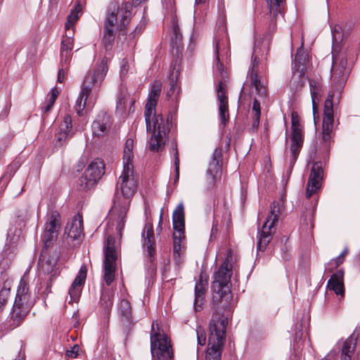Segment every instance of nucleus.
<instances>
[{
  "instance_id": "1a4fd4ad",
  "label": "nucleus",
  "mask_w": 360,
  "mask_h": 360,
  "mask_svg": "<svg viewBox=\"0 0 360 360\" xmlns=\"http://www.w3.org/2000/svg\"><path fill=\"white\" fill-rule=\"evenodd\" d=\"M330 72L332 84L336 91H341L349 74L347 58L345 53H333Z\"/></svg>"
},
{
  "instance_id": "bf43d9fd",
  "label": "nucleus",
  "mask_w": 360,
  "mask_h": 360,
  "mask_svg": "<svg viewBox=\"0 0 360 360\" xmlns=\"http://www.w3.org/2000/svg\"><path fill=\"white\" fill-rule=\"evenodd\" d=\"M25 352L22 351V349H20L15 360H25Z\"/></svg>"
},
{
  "instance_id": "cd10ccee",
  "label": "nucleus",
  "mask_w": 360,
  "mask_h": 360,
  "mask_svg": "<svg viewBox=\"0 0 360 360\" xmlns=\"http://www.w3.org/2000/svg\"><path fill=\"white\" fill-rule=\"evenodd\" d=\"M309 84L311 96L313 113L314 116H315V113L318 110V105L316 103V101H319L321 98L322 88L320 82L316 79H309Z\"/></svg>"
},
{
  "instance_id": "f8f14e48",
  "label": "nucleus",
  "mask_w": 360,
  "mask_h": 360,
  "mask_svg": "<svg viewBox=\"0 0 360 360\" xmlns=\"http://www.w3.org/2000/svg\"><path fill=\"white\" fill-rule=\"evenodd\" d=\"M291 122L292 144L290 146V164L292 166L297 160V158L303 144V133L302 126L300 123V118L297 113L295 112H292L291 114Z\"/></svg>"
},
{
  "instance_id": "dca6fc26",
  "label": "nucleus",
  "mask_w": 360,
  "mask_h": 360,
  "mask_svg": "<svg viewBox=\"0 0 360 360\" xmlns=\"http://www.w3.org/2000/svg\"><path fill=\"white\" fill-rule=\"evenodd\" d=\"M221 151L215 149L207 169V181L210 186L214 185L221 176Z\"/></svg>"
},
{
  "instance_id": "473e14b6",
  "label": "nucleus",
  "mask_w": 360,
  "mask_h": 360,
  "mask_svg": "<svg viewBox=\"0 0 360 360\" xmlns=\"http://www.w3.org/2000/svg\"><path fill=\"white\" fill-rule=\"evenodd\" d=\"M271 14L276 18L278 14H281L285 0H266Z\"/></svg>"
},
{
  "instance_id": "e433bc0d",
  "label": "nucleus",
  "mask_w": 360,
  "mask_h": 360,
  "mask_svg": "<svg viewBox=\"0 0 360 360\" xmlns=\"http://www.w3.org/2000/svg\"><path fill=\"white\" fill-rule=\"evenodd\" d=\"M82 8L79 4L77 5L75 9L68 15L67 22H65V29L74 27L75 22L79 19V13Z\"/></svg>"
},
{
  "instance_id": "4be33fe9",
  "label": "nucleus",
  "mask_w": 360,
  "mask_h": 360,
  "mask_svg": "<svg viewBox=\"0 0 360 360\" xmlns=\"http://www.w3.org/2000/svg\"><path fill=\"white\" fill-rule=\"evenodd\" d=\"M207 285V281H204L202 275H200L195 285V300L193 302V307L196 312L202 309L205 300Z\"/></svg>"
},
{
  "instance_id": "680f3d73",
  "label": "nucleus",
  "mask_w": 360,
  "mask_h": 360,
  "mask_svg": "<svg viewBox=\"0 0 360 360\" xmlns=\"http://www.w3.org/2000/svg\"><path fill=\"white\" fill-rule=\"evenodd\" d=\"M323 360H335L334 354L329 353Z\"/></svg>"
},
{
  "instance_id": "0e129e2a",
  "label": "nucleus",
  "mask_w": 360,
  "mask_h": 360,
  "mask_svg": "<svg viewBox=\"0 0 360 360\" xmlns=\"http://www.w3.org/2000/svg\"><path fill=\"white\" fill-rule=\"evenodd\" d=\"M127 72V62L124 61V64L121 67V72L124 73Z\"/></svg>"
},
{
  "instance_id": "09e8293b",
  "label": "nucleus",
  "mask_w": 360,
  "mask_h": 360,
  "mask_svg": "<svg viewBox=\"0 0 360 360\" xmlns=\"http://www.w3.org/2000/svg\"><path fill=\"white\" fill-rule=\"evenodd\" d=\"M17 168H18V165L16 163L11 164L6 169V171L5 172V173L3 176V179H6V180H9L11 179V177L15 172Z\"/></svg>"
},
{
  "instance_id": "2eb2a0df",
  "label": "nucleus",
  "mask_w": 360,
  "mask_h": 360,
  "mask_svg": "<svg viewBox=\"0 0 360 360\" xmlns=\"http://www.w3.org/2000/svg\"><path fill=\"white\" fill-rule=\"evenodd\" d=\"M323 170L321 162L313 164L310 175L309 176L306 196L309 198L313 194L316 193L321 188L323 179Z\"/></svg>"
},
{
  "instance_id": "b1692460",
  "label": "nucleus",
  "mask_w": 360,
  "mask_h": 360,
  "mask_svg": "<svg viewBox=\"0 0 360 360\" xmlns=\"http://www.w3.org/2000/svg\"><path fill=\"white\" fill-rule=\"evenodd\" d=\"M72 127L71 117L67 115L65 116L63 122L60 124L59 131L56 134L57 142L63 144L66 140L72 136Z\"/></svg>"
},
{
  "instance_id": "ea45409f",
  "label": "nucleus",
  "mask_w": 360,
  "mask_h": 360,
  "mask_svg": "<svg viewBox=\"0 0 360 360\" xmlns=\"http://www.w3.org/2000/svg\"><path fill=\"white\" fill-rule=\"evenodd\" d=\"M347 253L348 250L345 248L338 257L330 261L328 266H331V269H330V271H333V269L338 267L340 264L343 262L345 257L347 255Z\"/></svg>"
},
{
  "instance_id": "5701e85b",
  "label": "nucleus",
  "mask_w": 360,
  "mask_h": 360,
  "mask_svg": "<svg viewBox=\"0 0 360 360\" xmlns=\"http://www.w3.org/2000/svg\"><path fill=\"white\" fill-rule=\"evenodd\" d=\"M217 98L219 101V111L221 122L225 124L229 119L228 98L222 82H219L217 86Z\"/></svg>"
},
{
  "instance_id": "58836bf2",
  "label": "nucleus",
  "mask_w": 360,
  "mask_h": 360,
  "mask_svg": "<svg viewBox=\"0 0 360 360\" xmlns=\"http://www.w3.org/2000/svg\"><path fill=\"white\" fill-rule=\"evenodd\" d=\"M58 237V233H56L53 231H47V230L44 231V233L41 236L42 242L46 248L49 247L53 240H55Z\"/></svg>"
},
{
  "instance_id": "603ef678",
  "label": "nucleus",
  "mask_w": 360,
  "mask_h": 360,
  "mask_svg": "<svg viewBox=\"0 0 360 360\" xmlns=\"http://www.w3.org/2000/svg\"><path fill=\"white\" fill-rule=\"evenodd\" d=\"M131 8V5L129 3H126L122 10H124L125 15L122 18V23L124 24V21L126 18H128L130 15V9Z\"/></svg>"
},
{
  "instance_id": "13d9d810",
  "label": "nucleus",
  "mask_w": 360,
  "mask_h": 360,
  "mask_svg": "<svg viewBox=\"0 0 360 360\" xmlns=\"http://www.w3.org/2000/svg\"><path fill=\"white\" fill-rule=\"evenodd\" d=\"M74 37V27L66 29L65 37H70V39H73Z\"/></svg>"
},
{
  "instance_id": "9b49d317",
  "label": "nucleus",
  "mask_w": 360,
  "mask_h": 360,
  "mask_svg": "<svg viewBox=\"0 0 360 360\" xmlns=\"http://www.w3.org/2000/svg\"><path fill=\"white\" fill-rule=\"evenodd\" d=\"M115 238L109 236L105 246V258L103 262V279L107 285H110L115 279L117 254L115 250Z\"/></svg>"
},
{
  "instance_id": "f704fd0d",
  "label": "nucleus",
  "mask_w": 360,
  "mask_h": 360,
  "mask_svg": "<svg viewBox=\"0 0 360 360\" xmlns=\"http://www.w3.org/2000/svg\"><path fill=\"white\" fill-rule=\"evenodd\" d=\"M169 85L170 88L167 92V96L168 98H172L174 96L176 102H177V96L180 92V89L177 85V77L176 75H174V72H172L169 76Z\"/></svg>"
},
{
  "instance_id": "5fc2aeb1",
  "label": "nucleus",
  "mask_w": 360,
  "mask_h": 360,
  "mask_svg": "<svg viewBox=\"0 0 360 360\" xmlns=\"http://www.w3.org/2000/svg\"><path fill=\"white\" fill-rule=\"evenodd\" d=\"M173 32L174 34L175 43L178 44L181 41V35L179 34V28L177 25L174 26Z\"/></svg>"
},
{
  "instance_id": "49530a36",
  "label": "nucleus",
  "mask_w": 360,
  "mask_h": 360,
  "mask_svg": "<svg viewBox=\"0 0 360 360\" xmlns=\"http://www.w3.org/2000/svg\"><path fill=\"white\" fill-rule=\"evenodd\" d=\"M173 150L174 151V166L176 172L174 181L176 182L179 178V158L176 144L173 147Z\"/></svg>"
},
{
  "instance_id": "9d476101",
  "label": "nucleus",
  "mask_w": 360,
  "mask_h": 360,
  "mask_svg": "<svg viewBox=\"0 0 360 360\" xmlns=\"http://www.w3.org/2000/svg\"><path fill=\"white\" fill-rule=\"evenodd\" d=\"M104 169L105 166L102 160L100 159L93 160L84 174L79 179L78 188L81 191H88L94 188L103 175Z\"/></svg>"
},
{
  "instance_id": "f03ea898",
  "label": "nucleus",
  "mask_w": 360,
  "mask_h": 360,
  "mask_svg": "<svg viewBox=\"0 0 360 360\" xmlns=\"http://www.w3.org/2000/svg\"><path fill=\"white\" fill-rule=\"evenodd\" d=\"M138 187V180L134 174V166L123 167L122 172L117 182V188L121 191V195L117 193L113 206L110 211V220L112 226L120 238L122 236V230L127 221V214L129 209L131 198Z\"/></svg>"
},
{
  "instance_id": "ddd939ff",
  "label": "nucleus",
  "mask_w": 360,
  "mask_h": 360,
  "mask_svg": "<svg viewBox=\"0 0 360 360\" xmlns=\"http://www.w3.org/2000/svg\"><path fill=\"white\" fill-rule=\"evenodd\" d=\"M119 6L112 2L110 4L104 22L103 43L106 50L110 49L115 39V25L117 23V15Z\"/></svg>"
},
{
  "instance_id": "a19ab883",
  "label": "nucleus",
  "mask_w": 360,
  "mask_h": 360,
  "mask_svg": "<svg viewBox=\"0 0 360 360\" xmlns=\"http://www.w3.org/2000/svg\"><path fill=\"white\" fill-rule=\"evenodd\" d=\"M10 296V289L3 288L0 291V312H1L7 304Z\"/></svg>"
},
{
  "instance_id": "e2e57ef3",
  "label": "nucleus",
  "mask_w": 360,
  "mask_h": 360,
  "mask_svg": "<svg viewBox=\"0 0 360 360\" xmlns=\"http://www.w3.org/2000/svg\"><path fill=\"white\" fill-rule=\"evenodd\" d=\"M52 106H53V105H50V103H47L46 104V105L43 108V110L45 112H47L50 111Z\"/></svg>"
},
{
  "instance_id": "c03bdc74",
  "label": "nucleus",
  "mask_w": 360,
  "mask_h": 360,
  "mask_svg": "<svg viewBox=\"0 0 360 360\" xmlns=\"http://www.w3.org/2000/svg\"><path fill=\"white\" fill-rule=\"evenodd\" d=\"M252 111L254 112V124H259L260 112V103L257 100H255L252 103Z\"/></svg>"
},
{
  "instance_id": "c9c22d12",
  "label": "nucleus",
  "mask_w": 360,
  "mask_h": 360,
  "mask_svg": "<svg viewBox=\"0 0 360 360\" xmlns=\"http://www.w3.org/2000/svg\"><path fill=\"white\" fill-rule=\"evenodd\" d=\"M251 84L255 87L257 94L260 96H265L266 93V89L264 84L261 82V80L258 78L257 75H252L250 77Z\"/></svg>"
},
{
  "instance_id": "79ce46f5",
  "label": "nucleus",
  "mask_w": 360,
  "mask_h": 360,
  "mask_svg": "<svg viewBox=\"0 0 360 360\" xmlns=\"http://www.w3.org/2000/svg\"><path fill=\"white\" fill-rule=\"evenodd\" d=\"M113 295L110 293H103L101 297V305L109 310L112 305Z\"/></svg>"
},
{
  "instance_id": "20e7f679",
  "label": "nucleus",
  "mask_w": 360,
  "mask_h": 360,
  "mask_svg": "<svg viewBox=\"0 0 360 360\" xmlns=\"http://www.w3.org/2000/svg\"><path fill=\"white\" fill-rule=\"evenodd\" d=\"M150 349L153 358L158 360H172L173 352L170 340L161 333L158 321H153L150 335Z\"/></svg>"
},
{
  "instance_id": "6ab92c4d",
  "label": "nucleus",
  "mask_w": 360,
  "mask_h": 360,
  "mask_svg": "<svg viewBox=\"0 0 360 360\" xmlns=\"http://www.w3.org/2000/svg\"><path fill=\"white\" fill-rule=\"evenodd\" d=\"M58 256L56 255L46 257L41 255L39 261V268L44 274H50V277H56L60 271L57 267Z\"/></svg>"
},
{
  "instance_id": "37998d69",
  "label": "nucleus",
  "mask_w": 360,
  "mask_h": 360,
  "mask_svg": "<svg viewBox=\"0 0 360 360\" xmlns=\"http://www.w3.org/2000/svg\"><path fill=\"white\" fill-rule=\"evenodd\" d=\"M73 44V39H70V37H65L61 41L60 51L72 53Z\"/></svg>"
},
{
  "instance_id": "0eeeda50",
  "label": "nucleus",
  "mask_w": 360,
  "mask_h": 360,
  "mask_svg": "<svg viewBox=\"0 0 360 360\" xmlns=\"http://www.w3.org/2000/svg\"><path fill=\"white\" fill-rule=\"evenodd\" d=\"M282 209L281 205L278 202H274L270 207L269 214L259 233L257 248L264 251L266 245L272 239V236L276 231L275 224L278 220Z\"/></svg>"
},
{
  "instance_id": "c85d7f7f",
  "label": "nucleus",
  "mask_w": 360,
  "mask_h": 360,
  "mask_svg": "<svg viewBox=\"0 0 360 360\" xmlns=\"http://www.w3.org/2000/svg\"><path fill=\"white\" fill-rule=\"evenodd\" d=\"M302 46L303 42L302 43L300 48L297 51L295 58L294 66L292 67L293 71H301L302 72H304L306 69L308 58L304 52Z\"/></svg>"
},
{
  "instance_id": "423d86ee",
  "label": "nucleus",
  "mask_w": 360,
  "mask_h": 360,
  "mask_svg": "<svg viewBox=\"0 0 360 360\" xmlns=\"http://www.w3.org/2000/svg\"><path fill=\"white\" fill-rule=\"evenodd\" d=\"M155 112L150 116V127H148L146 122V124L148 131L152 134L148 142L149 149L153 152H159L164 148L165 144L167 127L162 115H155Z\"/></svg>"
},
{
  "instance_id": "4468645a",
  "label": "nucleus",
  "mask_w": 360,
  "mask_h": 360,
  "mask_svg": "<svg viewBox=\"0 0 360 360\" xmlns=\"http://www.w3.org/2000/svg\"><path fill=\"white\" fill-rule=\"evenodd\" d=\"M334 92H329L324 102L323 117L322 124V141L328 144L331 139L333 129L334 116L333 98Z\"/></svg>"
},
{
  "instance_id": "7c9ffc66",
  "label": "nucleus",
  "mask_w": 360,
  "mask_h": 360,
  "mask_svg": "<svg viewBox=\"0 0 360 360\" xmlns=\"http://www.w3.org/2000/svg\"><path fill=\"white\" fill-rule=\"evenodd\" d=\"M134 148V140L132 139H127L126 140L124 148L123 155V167L133 166L132 160Z\"/></svg>"
},
{
  "instance_id": "69168bd1",
  "label": "nucleus",
  "mask_w": 360,
  "mask_h": 360,
  "mask_svg": "<svg viewBox=\"0 0 360 360\" xmlns=\"http://www.w3.org/2000/svg\"><path fill=\"white\" fill-rule=\"evenodd\" d=\"M55 101H56V99L49 97L48 101H47V103H50V105H53Z\"/></svg>"
},
{
  "instance_id": "2f4dec72",
  "label": "nucleus",
  "mask_w": 360,
  "mask_h": 360,
  "mask_svg": "<svg viewBox=\"0 0 360 360\" xmlns=\"http://www.w3.org/2000/svg\"><path fill=\"white\" fill-rule=\"evenodd\" d=\"M305 81L306 77H304V72H301V71H293V75L291 81V86L295 91H300L302 88L304 86Z\"/></svg>"
},
{
  "instance_id": "338daca9",
  "label": "nucleus",
  "mask_w": 360,
  "mask_h": 360,
  "mask_svg": "<svg viewBox=\"0 0 360 360\" xmlns=\"http://www.w3.org/2000/svg\"><path fill=\"white\" fill-rule=\"evenodd\" d=\"M207 0H195V4H205Z\"/></svg>"
},
{
  "instance_id": "39448f33",
  "label": "nucleus",
  "mask_w": 360,
  "mask_h": 360,
  "mask_svg": "<svg viewBox=\"0 0 360 360\" xmlns=\"http://www.w3.org/2000/svg\"><path fill=\"white\" fill-rule=\"evenodd\" d=\"M173 228L175 232L173 234V257L176 264L182 262L181 255L184 247L181 245L184 238L185 215L183 202L179 203L172 214Z\"/></svg>"
},
{
  "instance_id": "4c0bfd02",
  "label": "nucleus",
  "mask_w": 360,
  "mask_h": 360,
  "mask_svg": "<svg viewBox=\"0 0 360 360\" xmlns=\"http://www.w3.org/2000/svg\"><path fill=\"white\" fill-rule=\"evenodd\" d=\"M120 310L121 314L128 321L131 320V308L129 301L122 300L120 302Z\"/></svg>"
},
{
  "instance_id": "774afa93",
  "label": "nucleus",
  "mask_w": 360,
  "mask_h": 360,
  "mask_svg": "<svg viewBox=\"0 0 360 360\" xmlns=\"http://www.w3.org/2000/svg\"><path fill=\"white\" fill-rule=\"evenodd\" d=\"M133 4L134 5H139L141 3H142L144 0H132Z\"/></svg>"
},
{
  "instance_id": "7ed1b4c3",
  "label": "nucleus",
  "mask_w": 360,
  "mask_h": 360,
  "mask_svg": "<svg viewBox=\"0 0 360 360\" xmlns=\"http://www.w3.org/2000/svg\"><path fill=\"white\" fill-rule=\"evenodd\" d=\"M33 302L29 292L28 285L21 280L18 285L15 299L11 313V326L14 328L20 326L28 314Z\"/></svg>"
},
{
  "instance_id": "4d7b16f0",
  "label": "nucleus",
  "mask_w": 360,
  "mask_h": 360,
  "mask_svg": "<svg viewBox=\"0 0 360 360\" xmlns=\"http://www.w3.org/2000/svg\"><path fill=\"white\" fill-rule=\"evenodd\" d=\"M58 95H59V91L58 90V89L57 88H53L51 90V95H50L49 97L50 98H53L56 100V98L58 96Z\"/></svg>"
},
{
  "instance_id": "a211bd4d",
  "label": "nucleus",
  "mask_w": 360,
  "mask_h": 360,
  "mask_svg": "<svg viewBox=\"0 0 360 360\" xmlns=\"http://www.w3.org/2000/svg\"><path fill=\"white\" fill-rule=\"evenodd\" d=\"M112 124L111 117L106 112H101L91 124L93 136L103 137L110 131Z\"/></svg>"
},
{
  "instance_id": "6e6552de",
  "label": "nucleus",
  "mask_w": 360,
  "mask_h": 360,
  "mask_svg": "<svg viewBox=\"0 0 360 360\" xmlns=\"http://www.w3.org/2000/svg\"><path fill=\"white\" fill-rule=\"evenodd\" d=\"M108 71L107 60L103 58L96 69L89 71L82 84V95L88 99L93 91H96L103 81Z\"/></svg>"
},
{
  "instance_id": "052dcab7",
  "label": "nucleus",
  "mask_w": 360,
  "mask_h": 360,
  "mask_svg": "<svg viewBox=\"0 0 360 360\" xmlns=\"http://www.w3.org/2000/svg\"><path fill=\"white\" fill-rule=\"evenodd\" d=\"M125 108L124 106V102L122 101V100L120 99L117 103V108L123 110Z\"/></svg>"
},
{
  "instance_id": "864d4df0",
  "label": "nucleus",
  "mask_w": 360,
  "mask_h": 360,
  "mask_svg": "<svg viewBox=\"0 0 360 360\" xmlns=\"http://www.w3.org/2000/svg\"><path fill=\"white\" fill-rule=\"evenodd\" d=\"M20 230H15L14 231V236H11L12 235V229H9L8 230V238H10V240L11 241H15V237H18L20 235Z\"/></svg>"
},
{
  "instance_id": "c756f323",
  "label": "nucleus",
  "mask_w": 360,
  "mask_h": 360,
  "mask_svg": "<svg viewBox=\"0 0 360 360\" xmlns=\"http://www.w3.org/2000/svg\"><path fill=\"white\" fill-rule=\"evenodd\" d=\"M355 346V338L353 337L352 335L349 338H348L344 342L341 354L342 360H351L352 354L354 350Z\"/></svg>"
},
{
  "instance_id": "aec40b11",
  "label": "nucleus",
  "mask_w": 360,
  "mask_h": 360,
  "mask_svg": "<svg viewBox=\"0 0 360 360\" xmlns=\"http://www.w3.org/2000/svg\"><path fill=\"white\" fill-rule=\"evenodd\" d=\"M86 276V269L85 266H82L79 271L72 282L70 289L69 295L71 302H77L80 297L82 285L84 283Z\"/></svg>"
},
{
  "instance_id": "a878e982",
  "label": "nucleus",
  "mask_w": 360,
  "mask_h": 360,
  "mask_svg": "<svg viewBox=\"0 0 360 360\" xmlns=\"http://www.w3.org/2000/svg\"><path fill=\"white\" fill-rule=\"evenodd\" d=\"M142 236L143 238V246L147 248L148 253L151 257L155 252V242L153 225L150 223L146 224Z\"/></svg>"
},
{
  "instance_id": "a18cd8bd",
  "label": "nucleus",
  "mask_w": 360,
  "mask_h": 360,
  "mask_svg": "<svg viewBox=\"0 0 360 360\" xmlns=\"http://www.w3.org/2000/svg\"><path fill=\"white\" fill-rule=\"evenodd\" d=\"M72 53L60 51V68H67L70 63Z\"/></svg>"
},
{
  "instance_id": "412c9836",
  "label": "nucleus",
  "mask_w": 360,
  "mask_h": 360,
  "mask_svg": "<svg viewBox=\"0 0 360 360\" xmlns=\"http://www.w3.org/2000/svg\"><path fill=\"white\" fill-rule=\"evenodd\" d=\"M65 233L68 238L76 240L79 239L83 234V219L82 217L77 214L67 223Z\"/></svg>"
},
{
  "instance_id": "f3484780",
  "label": "nucleus",
  "mask_w": 360,
  "mask_h": 360,
  "mask_svg": "<svg viewBox=\"0 0 360 360\" xmlns=\"http://www.w3.org/2000/svg\"><path fill=\"white\" fill-rule=\"evenodd\" d=\"M162 90V83L160 81H155L152 85L148 96L147 102L145 107L144 116L145 120L148 124V127H150L149 120L151 116L155 111V107Z\"/></svg>"
},
{
  "instance_id": "8fccbe9b",
  "label": "nucleus",
  "mask_w": 360,
  "mask_h": 360,
  "mask_svg": "<svg viewBox=\"0 0 360 360\" xmlns=\"http://www.w3.org/2000/svg\"><path fill=\"white\" fill-rule=\"evenodd\" d=\"M259 61L257 56L252 57V60L250 65V77L252 75H257V67L259 64Z\"/></svg>"
},
{
  "instance_id": "393cba45",
  "label": "nucleus",
  "mask_w": 360,
  "mask_h": 360,
  "mask_svg": "<svg viewBox=\"0 0 360 360\" xmlns=\"http://www.w3.org/2000/svg\"><path fill=\"white\" fill-rule=\"evenodd\" d=\"M343 276V271L338 270L331 276L327 284L329 290L334 291L337 295H340L341 297L344 295Z\"/></svg>"
},
{
  "instance_id": "72a5a7b5",
  "label": "nucleus",
  "mask_w": 360,
  "mask_h": 360,
  "mask_svg": "<svg viewBox=\"0 0 360 360\" xmlns=\"http://www.w3.org/2000/svg\"><path fill=\"white\" fill-rule=\"evenodd\" d=\"M87 100L88 99H86L85 96L82 95V92L80 91L75 105V109L79 115H82L83 110L86 105L93 106L94 102V101H91V98L89 97V101H87Z\"/></svg>"
},
{
  "instance_id": "de8ad7c7",
  "label": "nucleus",
  "mask_w": 360,
  "mask_h": 360,
  "mask_svg": "<svg viewBox=\"0 0 360 360\" xmlns=\"http://www.w3.org/2000/svg\"><path fill=\"white\" fill-rule=\"evenodd\" d=\"M196 335L198 339V344L203 346L206 342V334L205 330L201 327L196 328Z\"/></svg>"
},
{
  "instance_id": "6e6d98bb",
  "label": "nucleus",
  "mask_w": 360,
  "mask_h": 360,
  "mask_svg": "<svg viewBox=\"0 0 360 360\" xmlns=\"http://www.w3.org/2000/svg\"><path fill=\"white\" fill-rule=\"evenodd\" d=\"M65 68H60L58 70V82L60 83H62L64 81L65 79V72L64 70Z\"/></svg>"
},
{
  "instance_id": "f257e3e1",
  "label": "nucleus",
  "mask_w": 360,
  "mask_h": 360,
  "mask_svg": "<svg viewBox=\"0 0 360 360\" xmlns=\"http://www.w3.org/2000/svg\"><path fill=\"white\" fill-rule=\"evenodd\" d=\"M233 263V255L229 250L226 260L214 273L212 289L213 290L212 303L214 307L212 319L209 325L208 347L205 354V360H220L226 338L231 302V276Z\"/></svg>"
},
{
  "instance_id": "3c124183",
  "label": "nucleus",
  "mask_w": 360,
  "mask_h": 360,
  "mask_svg": "<svg viewBox=\"0 0 360 360\" xmlns=\"http://www.w3.org/2000/svg\"><path fill=\"white\" fill-rule=\"evenodd\" d=\"M79 347L77 345H74L70 350H67L66 355L70 358H75L78 355Z\"/></svg>"
},
{
  "instance_id": "bb28decb",
  "label": "nucleus",
  "mask_w": 360,
  "mask_h": 360,
  "mask_svg": "<svg viewBox=\"0 0 360 360\" xmlns=\"http://www.w3.org/2000/svg\"><path fill=\"white\" fill-rule=\"evenodd\" d=\"M60 226L61 219L60 214L55 210L50 211L47 214L44 229L47 230V231H53L56 233H58Z\"/></svg>"
}]
</instances>
